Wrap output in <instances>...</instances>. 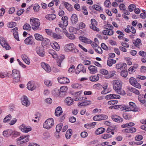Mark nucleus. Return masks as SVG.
<instances>
[{"instance_id": "nucleus-1", "label": "nucleus", "mask_w": 146, "mask_h": 146, "mask_svg": "<svg viewBox=\"0 0 146 146\" xmlns=\"http://www.w3.org/2000/svg\"><path fill=\"white\" fill-rule=\"evenodd\" d=\"M113 88L118 94L121 95L125 94V92L121 89V82L120 81L115 80L113 82Z\"/></svg>"}, {"instance_id": "nucleus-2", "label": "nucleus", "mask_w": 146, "mask_h": 146, "mask_svg": "<svg viewBox=\"0 0 146 146\" xmlns=\"http://www.w3.org/2000/svg\"><path fill=\"white\" fill-rule=\"evenodd\" d=\"M30 21L32 29L33 30L36 31L38 29L40 23L38 19L32 18L30 19Z\"/></svg>"}, {"instance_id": "nucleus-3", "label": "nucleus", "mask_w": 146, "mask_h": 146, "mask_svg": "<svg viewBox=\"0 0 146 146\" xmlns=\"http://www.w3.org/2000/svg\"><path fill=\"white\" fill-rule=\"evenodd\" d=\"M105 30L102 32V33L104 35L109 36L112 35L114 34V31L113 30V27L111 24H107L105 26Z\"/></svg>"}, {"instance_id": "nucleus-4", "label": "nucleus", "mask_w": 146, "mask_h": 146, "mask_svg": "<svg viewBox=\"0 0 146 146\" xmlns=\"http://www.w3.org/2000/svg\"><path fill=\"white\" fill-rule=\"evenodd\" d=\"M100 73L104 75V77L106 79H109L113 77L115 74L116 72L114 71H110L109 72L108 71L104 69H101L100 70Z\"/></svg>"}, {"instance_id": "nucleus-5", "label": "nucleus", "mask_w": 146, "mask_h": 146, "mask_svg": "<svg viewBox=\"0 0 146 146\" xmlns=\"http://www.w3.org/2000/svg\"><path fill=\"white\" fill-rule=\"evenodd\" d=\"M29 135L21 136L17 139V145H21L22 144L27 142L29 141Z\"/></svg>"}, {"instance_id": "nucleus-6", "label": "nucleus", "mask_w": 146, "mask_h": 146, "mask_svg": "<svg viewBox=\"0 0 146 146\" xmlns=\"http://www.w3.org/2000/svg\"><path fill=\"white\" fill-rule=\"evenodd\" d=\"M54 124V120L52 118L47 119L43 124V127L47 129L51 128Z\"/></svg>"}, {"instance_id": "nucleus-7", "label": "nucleus", "mask_w": 146, "mask_h": 146, "mask_svg": "<svg viewBox=\"0 0 146 146\" xmlns=\"http://www.w3.org/2000/svg\"><path fill=\"white\" fill-rule=\"evenodd\" d=\"M12 76L13 77L15 81L17 82L19 81L21 77L20 71L16 69H13L12 71Z\"/></svg>"}, {"instance_id": "nucleus-8", "label": "nucleus", "mask_w": 146, "mask_h": 146, "mask_svg": "<svg viewBox=\"0 0 146 146\" xmlns=\"http://www.w3.org/2000/svg\"><path fill=\"white\" fill-rule=\"evenodd\" d=\"M129 82L131 85L139 89L141 88V86L135 78L133 77H131L129 80Z\"/></svg>"}, {"instance_id": "nucleus-9", "label": "nucleus", "mask_w": 146, "mask_h": 146, "mask_svg": "<svg viewBox=\"0 0 146 146\" xmlns=\"http://www.w3.org/2000/svg\"><path fill=\"white\" fill-rule=\"evenodd\" d=\"M0 43L3 48L7 50H9L11 48L5 39L3 38H0Z\"/></svg>"}, {"instance_id": "nucleus-10", "label": "nucleus", "mask_w": 146, "mask_h": 146, "mask_svg": "<svg viewBox=\"0 0 146 146\" xmlns=\"http://www.w3.org/2000/svg\"><path fill=\"white\" fill-rule=\"evenodd\" d=\"M80 72L83 73L86 72V70L84 65L82 64H80L78 66L77 69L75 71V72L77 74H79Z\"/></svg>"}, {"instance_id": "nucleus-11", "label": "nucleus", "mask_w": 146, "mask_h": 146, "mask_svg": "<svg viewBox=\"0 0 146 146\" xmlns=\"http://www.w3.org/2000/svg\"><path fill=\"white\" fill-rule=\"evenodd\" d=\"M108 118L107 115L104 114L97 115L94 117L93 119L95 121H100L105 120Z\"/></svg>"}, {"instance_id": "nucleus-12", "label": "nucleus", "mask_w": 146, "mask_h": 146, "mask_svg": "<svg viewBox=\"0 0 146 146\" xmlns=\"http://www.w3.org/2000/svg\"><path fill=\"white\" fill-rule=\"evenodd\" d=\"M36 88V85L35 84L34 82L32 81H29L27 84V88L29 90L31 91L35 90Z\"/></svg>"}, {"instance_id": "nucleus-13", "label": "nucleus", "mask_w": 146, "mask_h": 146, "mask_svg": "<svg viewBox=\"0 0 146 146\" xmlns=\"http://www.w3.org/2000/svg\"><path fill=\"white\" fill-rule=\"evenodd\" d=\"M19 128L22 132L26 133H27L31 130V127H28L24 124L21 125Z\"/></svg>"}, {"instance_id": "nucleus-14", "label": "nucleus", "mask_w": 146, "mask_h": 146, "mask_svg": "<svg viewBox=\"0 0 146 146\" xmlns=\"http://www.w3.org/2000/svg\"><path fill=\"white\" fill-rule=\"evenodd\" d=\"M58 80L60 84L68 83L70 82L69 79L65 77H59L58 78Z\"/></svg>"}, {"instance_id": "nucleus-15", "label": "nucleus", "mask_w": 146, "mask_h": 146, "mask_svg": "<svg viewBox=\"0 0 146 146\" xmlns=\"http://www.w3.org/2000/svg\"><path fill=\"white\" fill-rule=\"evenodd\" d=\"M129 106H130V111H132L135 112L138 111L139 109L136 108V104L133 102H130L129 103Z\"/></svg>"}, {"instance_id": "nucleus-16", "label": "nucleus", "mask_w": 146, "mask_h": 146, "mask_svg": "<svg viewBox=\"0 0 146 146\" xmlns=\"http://www.w3.org/2000/svg\"><path fill=\"white\" fill-rule=\"evenodd\" d=\"M111 117L112 120L114 121L120 123L123 121V119L120 116L116 115H113L111 116Z\"/></svg>"}, {"instance_id": "nucleus-17", "label": "nucleus", "mask_w": 146, "mask_h": 146, "mask_svg": "<svg viewBox=\"0 0 146 146\" xmlns=\"http://www.w3.org/2000/svg\"><path fill=\"white\" fill-rule=\"evenodd\" d=\"M74 44L72 43L68 44L65 45L64 50L66 52H70L74 46Z\"/></svg>"}, {"instance_id": "nucleus-18", "label": "nucleus", "mask_w": 146, "mask_h": 146, "mask_svg": "<svg viewBox=\"0 0 146 146\" xmlns=\"http://www.w3.org/2000/svg\"><path fill=\"white\" fill-rule=\"evenodd\" d=\"M22 103L23 105L26 107L29 106L30 105V102L27 97L25 96H24L23 97Z\"/></svg>"}, {"instance_id": "nucleus-19", "label": "nucleus", "mask_w": 146, "mask_h": 146, "mask_svg": "<svg viewBox=\"0 0 146 146\" xmlns=\"http://www.w3.org/2000/svg\"><path fill=\"white\" fill-rule=\"evenodd\" d=\"M42 67L47 72H50L51 69L50 66L44 62L41 63Z\"/></svg>"}, {"instance_id": "nucleus-20", "label": "nucleus", "mask_w": 146, "mask_h": 146, "mask_svg": "<svg viewBox=\"0 0 146 146\" xmlns=\"http://www.w3.org/2000/svg\"><path fill=\"white\" fill-rule=\"evenodd\" d=\"M79 39L82 42L86 44H90L92 42V41L82 36H80Z\"/></svg>"}, {"instance_id": "nucleus-21", "label": "nucleus", "mask_w": 146, "mask_h": 146, "mask_svg": "<svg viewBox=\"0 0 146 146\" xmlns=\"http://www.w3.org/2000/svg\"><path fill=\"white\" fill-rule=\"evenodd\" d=\"M33 38L32 36H30L24 40L25 43L27 44H35L33 40Z\"/></svg>"}, {"instance_id": "nucleus-22", "label": "nucleus", "mask_w": 146, "mask_h": 146, "mask_svg": "<svg viewBox=\"0 0 146 146\" xmlns=\"http://www.w3.org/2000/svg\"><path fill=\"white\" fill-rule=\"evenodd\" d=\"M36 50L37 54L39 56L42 57L44 56V52L43 48L37 47L36 48Z\"/></svg>"}, {"instance_id": "nucleus-23", "label": "nucleus", "mask_w": 146, "mask_h": 146, "mask_svg": "<svg viewBox=\"0 0 146 146\" xmlns=\"http://www.w3.org/2000/svg\"><path fill=\"white\" fill-rule=\"evenodd\" d=\"M88 68L91 74H94L98 72L97 68L95 66L90 65L88 67Z\"/></svg>"}, {"instance_id": "nucleus-24", "label": "nucleus", "mask_w": 146, "mask_h": 146, "mask_svg": "<svg viewBox=\"0 0 146 146\" xmlns=\"http://www.w3.org/2000/svg\"><path fill=\"white\" fill-rule=\"evenodd\" d=\"M63 113L62 109L60 107L57 108L56 109L55 115L56 116H59Z\"/></svg>"}, {"instance_id": "nucleus-25", "label": "nucleus", "mask_w": 146, "mask_h": 146, "mask_svg": "<svg viewBox=\"0 0 146 146\" xmlns=\"http://www.w3.org/2000/svg\"><path fill=\"white\" fill-rule=\"evenodd\" d=\"M12 130L11 129H8L4 131L3 132V134L4 136L6 137H8L11 135Z\"/></svg>"}, {"instance_id": "nucleus-26", "label": "nucleus", "mask_w": 146, "mask_h": 146, "mask_svg": "<svg viewBox=\"0 0 146 146\" xmlns=\"http://www.w3.org/2000/svg\"><path fill=\"white\" fill-rule=\"evenodd\" d=\"M64 3V5L66 8L69 11H71L72 10L73 8L71 5L68 3L65 2L64 1H62Z\"/></svg>"}, {"instance_id": "nucleus-27", "label": "nucleus", "mask_w": 146, "mask_h": 146, "mask_svg": "<svg viewBox=\"0 0 146 146\" xmlns=\"http://www.w3.org/2000/svg\"><path fill=\"white\" fill-rule=\"evenodd\" d=\"M64 58L65 56L64 55L62 54L60 55L57 60V64L58 66L61 67V63Z\"/></svg>"}, {"instance_id": "nucleus-28", "label": "nucleus", "mask_w": 146, "mask_h": 146, "mask_svg": "<svg viewBox=\"0 0 146 146\" xmlns=\"http://www.w3.org/2000/svg\"><path fill=\"white\" fill-rule=\"evenodd\" d=\"M22 58L24 62L27 64H29L30 63V61L27 56L25 54L22 55Z\"/></svg>"}, {"instance_id": "nucleus-29", "label": "nucleus", "mask_w": 146, "mask_h": 146, "mask_svg": "<svg viewBox=\"0 0 146 146\" xmlns=\"http://www.w3.org/2000/svg\"><path fill=\"white\" fill-rule=\"evenodd\" d=\"M78 20L77 17L75 14H73L71 17V21L72 24H75L77 22Z\"/></svg>"}, {"instance_id": "nucleus-30", "label": "nucleus", "mask_w": 146, "mask_h": 146, "mask_svg": "<svg viewBox=\"0 0 146 146\" xmlns=\"http://www.w3.org/2000/svg\"><path fill=\"white\" fill-rule=\"evenodd\" d=\"M66 103L68 106H70L73 104V100L70 97H67L65 100Z\"/></svg>"}, {"instance_id": "nucleus-31", "label": "nucleus", "mask_w": 146, "mask_h": 146, "mask_svg": "<svg viewBox=\"0 0 146 146\" xmlns=\"http://www.w3.org/2000/svg\"><path fill=\"white\" fill-rule=\"evenodd\" d=\"M116 62L115 60L109 58L107 60V64L109 66L111 67L112 66L113 64L115 63Z\"/></svg>"}, {"instance_id": "nucleus-32", "label": "nucleus", "mask_w": 146, "mask_h": 146, "mask_svg": "<svg viewBox=\"0 0 146 146\" xmlns=\"http://www.w3.org/2000/svg\"><path fill=\"white\" fill-rule=\"evenodd\" d=\"M133 43L138 48H139V46L142 45L141 40L138 38H137Z\"/></svg>"}, {"instance_id": "nucleus-33", "label": "nucleus", "mask_w": 146, "mask_h": 146, "mask_svg": "<svg viewBox=\"0 0 146 146\" xmlns=\"http://www.w3.org/2000/svg\"><path fill=\"white\" fill-rule=\"evenodd\" d=\"M56 15L55 14H48L45 16V18L48 20H52L55 19Z\"/></svg>"}, {"instance_id": "nucleus-34", "label": "nucleus", "mask_w": 146, "mask_h": 146, "mask_svg": "<svg viewBox=\"0 0 146 146\" xmlns=\"http://www.w3.org/2000/svg\"><path fill=\"white\" fill-rule=\"evenodd\" d=\"M136 131V129L134 127H128L125 130V132L128 133H132L135 132Z\"/></svg>"}, {"instance_id": "nucleus-35", "label": "nucleus", "mask_w": 146, "mask_h": 146, "mask_svg": "<svg viewBox=\"0 0 146 146\" xmlns=\"http://www.w3.org/2000/svg\"><path fill=\"white\" fill-rule=\"evenodd\" d=\"M51 46L53 49L56 51H59L60 50V46L58 43L55 42L54 43L52 44Z\"/></svg>"}, {"instance_id": "nucleus-36", "label": "nucleus", "mask_w": 146, "mask_h": 146, "mask_svg": "<svg viewBox=\"0 0 146 146\" xmlns=\"http://www.w3.org/2000/svg\"><path fill=\"white\" fill-rule=\"evenodd\" d=\"M91 102L90 101L87 100L84 102L78 103V106H82L90 105L91 104Z\"/></svg>"}, {"instance_id": "nucleus-37", "label": "nucleus", "mask_w": 146, "mask_h": 146, "mask_svg": "<svg viewBox=\"0 0 146 146\" xmlns=\"http://www.w3.org/2000/svg\"><path fill=\"white\" fill-rule=\"evenodd\" d=\"M34 36L35 39L38 40L42 41L44 40V38L42 36L38 33H36L34 35Z\"/></svg>"}, {"instance_id": "nucleus-38", "label": "nucleus", "mask_w": 146, "mask_h": 146, "mask_svg": "<svg viewBox=\"0 0 146 146\" xmlns=\"http://www.w3.org/2000/svg\"><path fill=\"white\" fill-rule=\"evenodd\" d=\"M49 53L52 56L53 58H55L58 57L56 52L52 49H50L49 50Z\"/></svg>"}, {"instance_id": "nucleus-39", "label": "nucleus", "mask_w": 146, "mask_h": 146, "mask_svg": "<svg viewBox=\"0 0 146 146\" xmlns=\"http://www.w3.org/2000/svg\"><path fill=\"white\" fill-rule=\"evenodd\" d=\"M68 89V87L66 86H63L61 87L59 92L60 95L61 93H64V94H65V93L67 91Z\"/></svg>"}, {"instance_id": "nucleus-40", "label": "nucleus", "mask_w": 146, "mask_h": 146, "mask_svg": "<svg viewBox=\"0 0 146 146\" xmlns=\"http://www.w3.org/2000/svg\"><path fill=\"white\" fill-rule=\"evenodd\" d=\"M128 89L130 92H133L137 95H139L140 94L139 92V90L134 88L129 87L128 88Z\"/></svg>"}, {"instance_id": "nucleus-41", "label": "nucleus", "mask_w": 146, "mask_h": 146, "mask_svg": "<svg viewBox=\"0 0 146 146\" xmlns=\"http://www.w3.org/2000/svg\"><path fill=\"white\" fill-rule=\"evenodd\" d=\"M68 25V21L66 20L62 21L61 23H59L58 25L60 27H62L63 28H66Z\"/></svg>"}, {"instance_id": "nucleus-42", "label": "nucleus", "mask_w": 146, "mask_h": 146, "mask_svg": "<svg viewBox=\"0 0 146 146\" xmlns=\"http://www.w3.org/2000/svg\"><path fill=\"white\" fill-rule=\"evenodd\" d=\"M99 74H98L97 76H92L90 77V80L92 81L95 82L98 80L99 79Z\"/></svg>"}, {"instance_id": "nucleus-43", "label": "nucleus", "mask_w": 146, "mask_h": 146, "mask_svg": "<svg viewBox=\"0 0 146 146\" xmlns=\"http://www.w3.org/2000/svg\"><path fill=\"white\" fill-rule=\"evenodd\" d=\"M105 131V129L102 127L98 129L95 131V133L97 135H99L104 133Z\"/></svg>"}, {"instance_id": "nucleus-44", "label": "nucleus", "mask_w": 146, "mask_h": 146, "mask_svg": "<svg viewBox=\"0 0 146 146\" xmlns=\"http://www.w3.org/2000/svg\"><path fill=\"white\" fill-rule=\"evenodd\" d=\"M72 133V131L71 129H69L68 130L65 134V136L67 139H69L71 136Z\"/></svg>"}, {"instance_id": "nucleus-45", "label": "nucleus", "mask_w": 146, "mask_h": 146, "mask_svg": "<svg viewBox=\"0 0 146 146\" xmlns=\"http://www.w3.org/2000/svg\"><path fill=\"white\" fill-rule=\"evenodd\" d=\"M42 41V46H45L48 45L50 43V40L46 38H44V40Z\"/></svg>"}, {"instance_id": "nucleus-46", "label": "nucleus", "mask_w": 146, "mask_h": 146, "mask_svg": "<svg viewBox=\"0 0 146 146\" xmlns=\"http://www.w3.org/2000/svg\"><path fill=\"white\" fill-rule=\"evenodd\" d=\"M52 37L55 39H62V37L60 35L54 33H53Z\"/></svg>"}, {"instance_id": "nucleus-47", "label": "nucleus", "mask_w": 146, "mask_h": 146, "mask_svg": "<svg viewBox=\"0 0 146 146\" xmlns=\"http://www.w3.org/2000/svg\"><path fill=\"white\" fill-rule=\"evenodd\" d=\"M137 66H131L128 69V71L129 73L132 74L135 71V70L137 68Z\"/></svg>"}, {"instance_id": "nucleus-48", "label": "nucleus", "mask_w": 146, "mask_h": 146, "mask_svg": "<svg viewBox=\"0 0 146 146\" xmlns=\"http://www.w3.org/2000/svg\"><path fill=\"white\" fill-rule=\"evenodd\" d=\"M112 137V135L110 134V133L102 135L101 136V137L104 139H106L110 138H111Z\"/></svg>"}, {"instance_id": "nucleus-49", "label": "nucleus", "mask_w": 146, "mask_h": 146, "mask_svg": "<svg viewBox=\"0 0 146 146\" xmlns=\"http://www.w3.org/2000/svg\"><path fill=\"white\" fill-rule=\"evenodd\" d=\"M92 7L93 9L100 11L102 10V7L97 5H93L92 6Z\"/></svg>"}, {"instance_id": "nucleus-50", "label": "nucleus", "mask_w": 146, "mask_h": 146, "mask_svg": "<svg viewBox=\"0 0 146 146\" xmlns=\"http://www.w3.org/2000/svg\"><path fill=\"white\" fill-rule=\"evenodd\" d=\"M31 28L30 25L27 23L25 24L23 27V29L26 30H30L31 29Z\"/></svg>"}, {"instance_id": "nucleus-51", "label": "nucleus", "mask_w": 146, "mask_h": 146, "mask_svg": "<svg viewBox=\"0 0 146 146\" xmlns=\"http://www.w3.org/2000/svg\"><path fill=\"white\" fill-rule=\"evenodd\" d=\"M96 52L99 54H101L102 53L103 50L102 48L98 46L96 48L94 49Z\"/></svg>"}, {"instance_id": "nucleus-52", "label": "nucleus", "mask_w": 146, "mask_h": 146, "mask_svg": "<svg viewBox=\"0 0 146 146\" xmlns=\"http://www.w3.org/2000/svg\"><path fill=\"white\" fill-rule=\"evenodd\" d=\"M62 124L60 123L56 125V131L58 133H59L60 131L62 126Z\"/></svg>"}, {"instance_id": "nucleus-53", "label": "nucleus", "mask_w": 146, "mask_h": 146, "mask_svg": "<svg viewBox=\"0 0 146 146\" xmlns=\"http://www.w3.org/2000/svg\"><path fill=\"white\" fill-rule=\"evenodd\" d=\"M20 135V133L19 132L15 131H13L12 130V133L11 135L13 137H16Z\"/></svg>"}, {"instance_id": "nucleus-54", "label": "nucleus", "mask_w": 146, "mask_h": 146, "mask_svg": "<svg viewBox=\"0 0 146 146\" xmlns=\"http://www.w3.org/2000/svg\"><path fill=\"white\" fill-rule=\"evenodd\" d=\"M96 25H90V27L91 29H93V30L97 32H98L100 31L99 29L96 27Z\"/></svg>"}, {"instance_id": "nucleus-55", "label": "nucleus", "mask_w": 146, "mask_h": 146, "mask_svg": "<svg viewBox=\"0 0 146 146\" xmlns=\"http://www.w3.org/2000/svg\"><path fill=\"white\" fill-rule=\"evenodd\" d=\"M127 72L126 70H123L121 72L120 75L124 77H126L127 75Z\"/></svg>"}, {"instance_id": "nucleus-56", "label": "nucleus", "mask_w": 146, "mask_h": 146, "mask_svg": "<svg viewBox=\"0 0 146 146\" xmlns=\"http://www.w3.org/2000/svg\"><path fill=\"white\" fill-rule=\"evenodd\" d=\"M45 31L48 35L52 36L54 33L52 32V31L51 30L45 29Z\"/></svg>"}, {"instance_id": "nucleus-57", "label": "nucleus", "mask_w": 146, "mask_h": 146, "mask_svg": "<svg viewBox=\"0 0 146 146\" xmlns=\"http://www.w3.org/2000/svg\"><path fill=\"white\" fill-rule=\"evenodd\" d=\"M123 118L126 120H129L131 119V116L129 114H123Z\"/></svg>"}, {"instance_id": "nucleus-58", "label": "nucleus", "mask_w": 146, "mask_h": 146, "mask_svg": "<svg viewBox=\"0 0 146 146\" xmlns=\"http://www.w3.org/2000/svg\"><path fill=\"white\" fill-rule=\"evenodd\" d=\"M136 6L133 4L130 5L128 7L129 11L130 12H132L134 10V8Z\"/></svg>"}, {"instance_id": "nucleus-59", "label": "nucleus", "mask_w": 146, "mask_h": 146, "mask_svg": "<svg viewBox=\"0 0 146 146\" xmlns=\"http://www.w3.org/2000/svg\"><path fill=\"white\" fill-rule=\"evenodd\" d=\"M66 36L70 39H74L75 38V36L72 34L69 33L67 34Z\"/></svg>"}, {"instance_id": "nucleus-60", "label": "nucleus", "mask_w": 146, "mask_h": 146, "mask_svg": "<svg viewBox=\"0 0 146 146\" xmlns=\"http://www.w3.org/2000/svg\"><path fill=\"white\" fill-rule=\"evenodd\" d=\"M127 28H130V29L131 30V32L132 33H135L136 32V30L133 26L128 25L127 26Z\"/></svg>"}, {"instance_id": "nucleus-61", "label": "nucleus", "mask_w": 146, "mask_h": 146, "mask_svg": "<svg viewBox=\"0 0 146 146\" xmlns=\"http://www.w3.org/2000/svg\"><path fill=\"white\" fill-rule=\"evenodd\" d=\"M16 25V23L15 22H11L9 23L8 25V27L9 28H12Z\"/></svg>"}, {"instance_id": "nucleus-62", "label": "nucleus", "mask_w": 146, "mask_h": 146, "mask_svg": "<svg viewBox=\"0 0 146 146\" xmlns=\"http://www.w3.org/2000/svg\"><path fill=\"white\" fill-rule=\"evenodd\" d=\"M145 99L144 98L142 97L141 96H139L138 97L139 101L143 104H144L145 102Z\"/></svg>"}, {"instance_id": "nucleus-63", "label": "nucleus", "mask_w": 146, "mask_h": 146, "mask_svg": "<svg viewBox=\"0 0 146 146\" xmlns=\"http://www.w3.org/2000/svg\"><path fill=\"white\" fill-rule=\"evenodd\" d=\"M13 36L14 38L17 40L18 41H19L18 36V33L17 31L14 32L13 33Z\"/></svg>"}, {"instance_id": "nucleus-64", "label": "nucleus", "mask_w": 146, "mask_h": 146, "mask_svg": "<svg viewBox=\"0 0 146 146\" xmlns=\"http://www.w3.org/2000/svg\"><path fill=\"white\" fill-rule=\"evenodd\" d=\"M71 86L74 88H78L80 87V85L78 83H75L72 84Z\"/></svg>"}]
</instances>
